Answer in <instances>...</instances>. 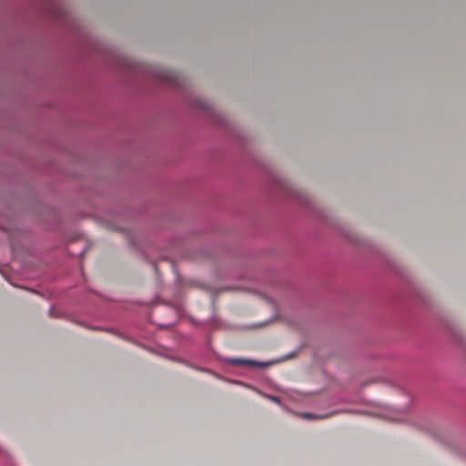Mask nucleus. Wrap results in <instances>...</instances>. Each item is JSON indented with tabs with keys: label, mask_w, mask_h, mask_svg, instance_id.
<instances>
[{
	"label": "nucleus",
	"mask_w": 466,
	"mask_h": 466,
	"mask_svg": "<svg viewBox=\"0 0 466 466\" xmlns=\"http://www.w3.org/2000/svg\"><path fill=\"white\" fill-rule=\"evenodd\" d=\"M229 362L233 365H238V366H240V365L257 366V367L262 366V363L256 361V360H248V359H231V360H229Z\"/></svg>",
	"instance_id": "f257e3e1"
},
{
	"label": "nucleus",
	"mask_w": 466,
	"mask_h": 466,
	"mask_svg": "<svg viewBox=\"0 0 466 466\" xmlns=\"http://www.w3.org/2000/svg\"><path fill=\"white\" fill-rule=\"evenodd\" d=\"M303 417L307 419L315 418V416L312 413H304Z\"/></svg>",
	"instance_id": "f03ea898"
},
{
	"label": "nucleus",
	"mask_w": 466,
	"mask_h": 466,
	"mask_svg": "<svg viewBox=\"0 0 466 466\" xmlns=\"http://www.w3.org/2000/svg\"><path fill=\"white\" fill-rule=\"evenodd\" d=\"M274 400L278 401V398L277 397H273L272 398Z\"/></svg>",
	"instance_id": "7ed1b4c3"
}]
</instances>
